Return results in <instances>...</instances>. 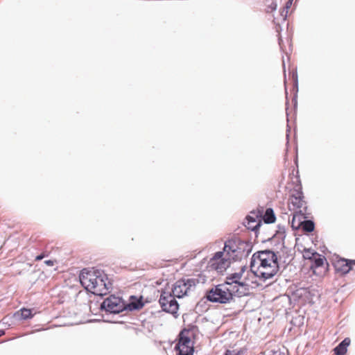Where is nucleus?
Wrapping results in <instances>:
<instances>
[{
    "label": "nucleus",
    "mask_w": 355,
    "mask_h": 355,
    "mask_svg": "<svg viewBox=\"0 0 355 355\" xmlns=\"http://www.w3.org/2000/svg\"><path fill=\"white\" fill-rule=\"evenodd\" d=\"M5 334V331L4 330H0V337L3 335Z\"/></svg>",
    "instance_id": "obj_28"
},
{
    "label": "nucleus",
    "mask_w": 355,
    "mask_h": 355,
    "mask_svg": "<svg viewBox=\"0 0 355 355\" xmlns=\"http://www.w3.org/2000/svg\"><path fill=\"white\" fill-rule=\"evenodd\" d=\"M96 270L83 269L79 276L81 285L89 292L94 289Z\"/></svg>",
    "instance_id": "obj_11"
},
{
    "label": "nucleus",
    "mask_w": 355,
    "mask_h": 355,
    "mask_svg": "<svg viewBox=\"0 0 355 355\" xmlns=\"http://www.w3.org/2000/svg\"><path fill=\"white\" fill-rule=\"evenodd\" d=\"M44 263L47 266H52L54 265V261L52 260H46L44 261Z\"/></svg>",
    "instance_id": "obj_25"
},
{
    "label": "nucleus",
    "mask_w": 355,
    "mask_h": 355,
    "mask_svg": "<svg viewBox=\"0 0 355 355\" xmlns=\"http://www.w3.org/2000/svg\"><path fill=\"white\" fill-rule=\"evenodd\" d=\"M288 12V10H286V8L284 7L281 10L279 16H280L281 20L282 21H286V19L287 18Z\"/></svg>",
    "instance_id": "obj_21"
},
{
    "label": "nucleus",
    "mask_w": 355,
    "mask_h": 355,
    "mask_svg": "<svg viewBox=\"0 0 355 355\" xmlns=\"http://www.w3.org/2000/svg\"><path fill=\"white\" fill-rule=\"evenodd\" d=\"M302 193H297V196L293 195L291 199V205L299 211H296L297 214H294L292 220V227H295V220L297 217L304 216L306 214V202L303 199Z\"/></svg>",
    "instance_id": "obj_9"
},
{
    "label": "nucleus",
    "mask_w": 355,
    "mask_h": 355,
    "mask_svg": "<svg viewBox=\"0 0 355 355\" xmlns=\"http://www.w3.org/2000/svg\"><path fill=\"white\" fill-rule=\"evenodd\" d=\"M31 310L28 309H21L14 314L17 320H26L32 318Z\"/></svg>",
    "instance_id": "obj_17"
},
{
    "label": "nucleus",
    "mask_w": 355,
    "mask_h": 355,
    "mask_svg": "<svg viewBox=\"0 0 355 355\" xmlns=\"http://www.w3.org/2000/svg\"><path fill=\"white\" fill-rule=\"evenodd\" d=\"M293 0H288L286 3V5L284 6V8H286V10H289V8L291 7L292 4H293Z\"/></svg>",
    "instance_id": "obj_24"
},
{
    "label": "nucleus",
    "mask_w": 355,
    "mask_h": 355,
    "mask_svg": "<svg viewBox=\"0 0 355 355\" xmlns=\"http://www.w3.org/2000/svg\"><path fill=\"white\" fill-rule=\"evenodd\" d=\"M273 22L274 24H275L277 26H279V19L277 17H274L273 19Z\"/></svg>",
    "instance_id": "obj_26"
},
{
    "label": "nucleus",
    "mask_w": 355,
    "mask_h": 355,
    "mask_svg": "<svg viewBox=\"0 0 355 355\" xmlns=\"http://www.w3.org/2000/svg\"><path fill=\"white\" fill-rule=\"evenodd\" d=\"M257 216L254 211L245 218V226L253 232H257L261 225L260 220H257Z\"/></svg>",
    "instance_id": "obj_12"
},
{
    "label": "nucleus",
    "mask_w": 355,
    "mask_h": 355,
    "mask_svg": "<svg viewBox=\"0 0 355 355\" xmlns=\"http://www.w3.org/2000/svg\"><path fill=\"white\" fill-rule=\"evenodd\" d=\"M350 344V339L349 338H345L334 349L336 355H344L347 351V347Z\"/></svg>",
    "instance_id": "obj_15"
},
{
    "label": "nucleus",
    "mask_w": 355,
    "mask_h": 355,
    "mask_svg": "<svg viewBox=\"0 0 355 355\" xmlns=\"http://www.w3.org/2000/svg\"><path fill=\"white\" fill-rule=\"evenodd\" d=\"M277 0H266L265 5H266V12L267 13L272 12L273 11L276 10L277 8Z\"/></svg>",
    "instance_id": "obj_19"
},
{
    "label": "nucleus",
    "mask_w": 355,
    "mask_h": 355,
    "mask_svg": "<svg viewBox=\"0 0 355 355\" xmlns=\"http://www.w3.org/2000/svg\"><path fill=\"white\" fill-rule=\"evenodd\" d=\"M275 215L272 208H268L266 210L263 220L267 224L273 223L275 221Z\"/></svg>",
    "instance_id": "obj_18"
},
{
    "label": "nucleus",
    "mask_w": 355,
    "mask_h": 355,
    "mask_svg": "<svg viewBox=\"0 0 355 355\" xmlns=\"http://www.w3.org/2000/svg\"><path fill=\"white\" fill-rule=\"evenodd\" d=\"M224 355H240V352L227 349L225 351Z\"/></svg>",
    "instance_id": "obj_23"
},
{
    "label": "nucleus",
    "mask_w": 355,
    "mask_h": 355,
    "mask_svg": "<svg viewBox=\"0 0 355 355\" xmlns=\"http://www.w3.org/2000/svg\"><path fill=\"white\" fill-rule=\"evenodd\" d=\"M94 289L92 293L96 295H106L112 288V284L108 280L107 276L103 271L96 270Z\"/></svg>",
    "instance_id": "obj_5"
},
{
    "label": "nucleus",
    "mask_w": 355,
    "mask_h": 355,
    "mask_svg": "<svg viewBox=\"0 0 355 355\" xmlns=\"http://www.w3.org/2000/svg\"><path fill=\"white\" fill-rule=\"evenodd\" d=\"M245 269L246 267L243 266L241 268L239 272L230 275L226 277V279L224 282L230 284L229 288H234V293H236L239 296L244 294L243 291H240L239 287L244 288V290H246L248 286V284L245 282L241 281V279Z\"/></svg>",
    "instance_id": "obj_8"
},
{
    "label": "nucleus",
    "mask_w": 355,
    "mask_h": 355,
    "mask_svg": "<svg viewBox=\"0 0 355 355\" xmlns=\"http://www.w3.org/2000/svg\"><path fill=\"white\" fill-rule=\"evenodd\" d=\"M175 348L179 355H193L194 349L190 338L185 336L182 331L180 334V339Z\"/></svg>",
    "instance_id": "obj_10"
},
{
    "label": "nucleus",
    "mask_w": 355,
    "mask_h": 355,
    "mask_svg": "<svg viewBox=\"0 0 355 355\" xmlns=\"http://www.w3.org/2000/svg\"><path fill=\"white\" fill-rule=\"evenodd\" d=\"M304 220L302 221L299 222L297 227H300L302 230L306 232H311L314 230L315 224L313 221L311 220H305L306 217L304 215L303 216Z\"/></svg>",
    "instance_id": "obj_16"
},
{
    "label": "nucleus",
    "mask_w": 355,
    "mask_h": 355,
    "mask_svg": "<svg viewBox=\"0 0 355 355\" xmlns=\"http://www.w3.org/2000/svg\"><path fill=\"white\" fill-rule=\"evenodd\" d=\"M250 243L238 240L236 241H227L225 243L223 252L220 251L214 254L208 262V266L218 272H223L230 265V261L223 258L224 253L233 260L246 257L251 252Z\"/></svg>",
    "instance_id": "obj_1"
},
{
    "label": "nucleus",
    "mask_w": 355,
    "mask_h": 355,
    "mask_svg": "<svg viewBox=\"0 0 355 355\" xmlns=\"http://www.w3.org/2000/svg\"><path fill=\"white\" fill-rule=\"evenodd\" d=\"M101 309L110 313H119L125 310V303L121 297L110 295L101 303Z\"/></svg>",
    "instance_id": "obj_6"
},
{
    "label": "nucleus",
    "mask_w": 355,
    "mask_h": 355,
    "mask_svg": "<svg viewBox=\"0 0 355 355\" xmlns=\"http://www.w3.org/2000/svg\"><path fill=\"white\" fill-rule=\"evenodd\" d=\"M199 280L195 278L181 279L177 281L172 288V293L176 297L181 298L193 291Z\"/></svg>",
    "instance_id": "obj_4"
},
{
    "label": "nucleus",
    "mask_w": 355,
    "mask_h": 355,
    "mask_svg": "<svg viewBox=\"0 0 355 355\" xmlns=\"http://www.w3.org/2000/svg\"><path fill=\"white\" fill-rule=\"evenodd\" d=\"M276 254L270 250L255 252L250 261V270L263 282L273 278L279 270Z\"/></svg>",
    "instance_id": "obj_2"
},
{
    "label": "nucleus",
    "mask_w": 355,
    "mask_h": 355,
    "mask_svg": "<svg viewBox=\"0 0 355 355\" xmlns=\"http://www.w3.org/2000/svg\"><path fill=\"white\" fill-rule=\"evenodd\" d=\"M282 39H281V38H279V46H280V48H281V49H282Z\"/></svg>",
    "instance_id": "obj_29"
},
{
    "label": "nucleus",
    "mask_w": 355,
    "mask_h": 355,
    "mask_svg": "<svg viewBox=\"0 0 355 355\" xmlns=\"http://www.w3.org/2000/svg\"><path fill=\"white\" fill-rule=\"evenodd\" d=\"M144 304L142 301V297L137 298L135 296H131L130 298V302L128 304H125V309L129 311H135L139 310L144 306Z\"/></svg>",
    "instance_id": "obj_13"
},
{
    "label": "nucleus",
    "mask_w": 355,
    "mask_h": 355,
    "mask_svg": "<svg viewBox=\"0 0 355 355\" xmlns=\"http://www.w3.org/2000/svg\"><path fill=\"white\" fill-rule=\"evenodd\" d=\"M314 262L316 267H320L324 264V258L318 257L315 259Z\"/></svg>",
    "instance_id": "obj_22"
},
{
    "label": "nucleus",
    "mask_w": 355,
    "mask_h": 355,
    "mask_svg": "<svg viewBox=\"0 0 355 355\" xmlns=\"http://www.w3.org/2000/svg\"><path fill=\"white\" fill-rule=\"evenodd\" d=\"M228 283H223L215 286L206 293L207 300L220 304H227L233 300V296L237 295L234 288H230Z\"/></svg>",
    "instance_id": "obj_3"
},
{
    "label": "nucleus",
    "mask_w": 355,
    "mask_h": 355,
    "mask_svg": "<svg viewBox=\"0 0 355 355\" xmlns=\"http://www.w3.org/2000/svg\"><path fill=\"white\" fill-rule=\"evenodd\" d=\"M44 257V254H40V255L36 257L35 260L36 261H40V260H42Z\"/></svg>",
    "instance_id": "obj_27"
},
{
    "label": "nucleus",
    "mask_w": 355,
    "mask_h": 355,
    "mask_svg": "<svg viewBox=\"0 0 355 355\" xmlns=\"http://www.w3.org/2000/svg\"><path fill=\"white\" fill-rule=\"evenodd\" d=\"M318 256V254L315 252H311L310 250H305L304 252V257L305 259H311L313 256Z\"/></svg>",
    "instance_id": "obj_20"
},
{
    "label": "nucleus",
    "mask_w": 355,
    "mask_h": 355,
    "mask_svg": "<svg viewBox=\"0 0 355 355\" xmlns=\"http://www.w3.org/2000/svg\"><path fill=\"white\" fill-rule=\"evenodd\" d=\"M176 296L168 291H162L159 300V303L165 312L175 314L179 309V304L175 300Z\"/></svg>",
    "instance_id": "obj_7"
},
{
    "label": "nucleus",
    "mask_w": 355,
    "mask_h": 355,
    "mask_svg": "<svg viewBox=\"0 0 355 355\" xmlns=\"http://www.w3.org/2000/svg\"><path fill=\"white\" fill-rule=\"evenodd\" d=\"M338 264L339 265L338 269L343 274H347L352 269L353 266L355 265V260L342 259L338 261Z\"/></svg>",
    "instance_id": "obj_14"
}]
</instances>
